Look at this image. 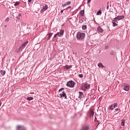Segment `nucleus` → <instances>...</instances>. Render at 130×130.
Wrapping results in <instances>:
<instances>
[{
  "label": "nucleus",
  "instance_id": "864d4df0",
  "mask_svg": "<svg viewBox=\"0 0 130 130\" xmlns=\"http://www.w3.org/2000/svg\"><path fill=\"white\" fill-rule=\"evenodd\" d=\"M105 15H106V13H105Z\"/></svg>",
  "mask_w": 130,
  "mask_h": 130
},
{
  "label": "nucleus",
  "instance_id": "09e8293b",
  "mask_svg": "<svg viewBox=\"0 0 130 130\" xmlns=\"http://www.w3.org/2000/svg\"><path fill=\"white\" fill-rule=\"evenodd\" d=\"M23 3H25V4H26L27 2H26V1H24Z\"/></svg>",
  "mask_w": 130,
  "mask_h": 130
},
{
  "label": "nucleus",
  "instance_id": "a878e982",
  "mask_svg": "<svg viewBox=\"0 0 130 130\" xmlns=\"http://www.w3.org/2000/svg\"><path fill=\"white\" fill-rule=\"evenodd\" d=\"M118 19H117V17H115L114 18L113 20H112V22H116V21H117Z\"/></svg>",
  "mask_w": 130,
  "mask_h": 130
},
{
  "label": "nucleus",
  "instance_id": "9b49d317",
  "mask_svg": "<svg viewBox=\"0 0 130 130\" xmlns=\"http://www.w3.org/2000/svg\"><path fill=\"white\" fill-rule=\"evenodd\" d=\"M79 96L78 98H79L80 99H82V98L84 97V93H83V92L81 91H79Z\"/></svg>",
  "mask_w": 130,
  "mask_h": 130
},
{
  "label": "nucleus",
  "instance_id": "473e14b6",
  "mask_svg": "<svg viewBox=\"0 0 130 130\" xmlns=\"http://www.w3.org/2000/svg\"><path fill=\"white\" fill-rule=\"evenodd\" d=\"M114 107L115 108V107H117V103H114L113 104Z\"/></svg>",
  "mask_w": 130,
  "mask_h": 130
},
{
  "label": "nucleus",
  "instance_id": "49530a36",
  "mask_svg": "<svg viewBox=\"0 0 130 130\" xmlns=\"http://www.w3.org/2000/svg\"><path fill=\"white\" fill-rule=\"evenodd\" d=\"M91 0H88L87 3H90V2H91Z\"/></svg>",
  "mask_w": 130,
  "mask_h": 130
},
{
  "label": "nucleus",
  "instance_id": "6ab92c4d",
  "mask_svg": "<svg viewBox=\"0 0 130 130\" xmlns=\"http://www.w3.org/2000/svg\"><path fill=\"white\" fill-rule=\"evenodd\" d=\"M82 30H86L87 29V25H83L82 26Z\"/></svg>",
  "mask_w": 130,
  "mask_h": 130
},
{
  "label": "nucleus",
  "instance_id": "72a5a7b5",
  "mask_svg": "<svg viewBox=\"0 0 130 130\" xmlns=\"http://www.w3.org/2000/svg\"><path fill=\"white\" fill-rule=\"evenodd\" d=\"M79 77L80 78H83V77H84V76L83 75V74H79Z\"/></svg>",
  "mask_w": 130,
  "mask_h": 130
},
{
  "label": "nucleus",
  "instance_id": "1a4fd4ad",
  "mask_svg": "<svg viewBox=\"0 0 130 130\" xmlns=\"http://www.w3.org/2000/svg\"><path fill=\"white\" fill-rule=\"evenodd\" d=\"M97 30L98 31V33H99V34L103 33V29L102 28V27L101 26L98 27Z\"/></svg>",
  "mask_w": 130,
  "mask_h": 130
},
{
  "label": "nucleus",
  "instance_id": "3c124183",
  "mask_svg": "<svg viewBox=\"0 0 130 130\" xmlns=\"http://www.w3.org/2000/svg\"><path fill=\"white\" fill-rule=\"evenodd\" d=\"M96 118H95V119H94V120H96Z\"/></svg>",
  "mask_w": 130,
  "mask_h": 130
},
{
  "label": "nucleus",
  "instance_id": "ea45409f",
  "mask_svg": "<svg viewBox=\"0 0 130 130\" xmlns=\"http://www.w3.org/2000/svg\"><path fill=\"white\" fill-rule=\"evenodd\" d=\"M66 10H69V8H68V7H67V8L64 9H63V11H66Z\"/></svg>",
  "mask_w": 130,
  "mask_h": 130
},
{
  "label": "nucleus",
  "instance_id": "20e7f679",
  "mask_svg": "<svg viewBox=\"0 0 130 130\" xmlns=\"http://www.w3.org/2000/svg\"><path fill=\"white\" fill-rule=\"evenodd\" d=\"M60 98H64V99H67V94L66 92L62 91V93L59 94Z\"/></svg>",
  "mask_w": 130,
  "mask_h": 130
},
{
  "label": "nucleus",
  "instance_id": "a211bd4d",
  "mask_svg": "<svg viewBox=\"0 0 130 130\" xmlns=\"http://www.w3.org/2000/svg\"><path fill=\"white\" fill-rule=\"evenodd\" d=\"M84 14H85V12L83 10H81L80 11V15H81V17H83Z\"/></svg>",
  "mask_w": 130,
  "mask_h": 130
},
{
  "label": "nucleus",
  "instance_id": "c9c22d12",
  "mask_svg": "<svg viewBox=\"0 0 130 130\" xmlns=\"http://www.w3.org/2000/svg\"><path fill=\"white\" fill-rule=\"evenodd\" d=\"M96 123L97 125H99V124H100V123L98 121H97Z\"/></svg>",
  "mask_w": 130,
  "mask_h": 130
},
{
  "label": "nucleus",
  "instance_id": "a18cd8bd",
  "mask_svg": "<svg viewBox=\"0 0 130 130\" xmlns=\"http://www.w3.org/2000/svg\"><path fill=\"white\" fill-rule=\"evenodd\" d=\"M80 23H83V20L80 21Z\"/></svg>",
  "mask_w": 130,
  "mask_h": 130
},
{
  "label": "nucleus",
  "instance_id": "c03bdc74",
  "mask_svg": "<svg viewBox=\"0 0 130 130\" xmlns=\"http://www.w3.org/2000/svg\"><path fill=\"white\" fill-rule=\"evenodd\" d=\"M2 102L0 101V107H1V106H2Z\"/></svg>",
  "mask_w": 130,
  "mask_h": 130
},
{
  "label": "nucleus",
  "instance_id": "aec40b11",
  "mask_svg": "<svg viewBox=\"0 0 130 130\" xmlns=\"http://www.w3.org/2000/svg\"><path fill=\"white\" fill-rule=\"evenodd\" d=\"M33 98L32 97H31V96H30V97H27V98H26V100H28V101H31V100H33Z\"/></svg>",
  "mask_w": 130,
  "mask_h": 130
},
{
  "label": "nucleus",
  "instance_id": "de8ad7c7",
  "mask_svg": "<svg viewBox=\"0 0 130 130\" xmlns=\"http://www.w3.org/2000/svg\"><path fill=\"white\" fill-rule=\"evenodd\" d=\"M87 100H88V99H86V101H85V103H86V102H87Z\"/></svg>",
  "mask_w": 130,
  "mask_h": 130
},
{
  "label": "nucleus",
  "instance_id": "393cba45",
  "mask_svg": "<svg viewBox=\"0 0 130 130\" xmlns=\"http://www.w3.org/2000/svg\"><path fill=\"white\" fill-rule=\"evenodd\" d=\"M71 4H72V2L71 1H68L66 3V5L67 6H70V5H71Z\"/></svg>",
  "mask_w": 130,
  "mask_h": 130
},
{
  "label": "nucleus",
  "instance_id": "4be33fe9",
  "mask_svg": "<svg viewBox=\"0 0 130 130\" xmlns=\"http://www.w3.org/2000/svg\"><path fill=\"white\" fill-rule=\"evenodd\" d=\"M124 122H125L124 120H122L121 123V126H124Z\"/></svg>",
  "mask_w": 130,
  "mask_h": 130
},
{
  "label": "nucleus",
  "instance_id": "f8f14e48",
  "mask_svg": "<svg viewBox=\"0 0 130 130\" xmlns=\"http://www.w3.org/2000/svg\"><path fill=\"white\" fill-rule=\"evenodd\" d=\"M89 126H83L81 130H89Z\"/></svg>",
  "mask_w": 130,
  "mask_h": 130
},
{
  "label": "nucleus",
  "instance_id": "603ef678",
  "mask_svg": "<svg viewBox=\"0 0 130 130\" xmlns=\"http://www.w3.org/2000/svg\"><path fill=\"white\" fill-rule=\"evenodd\" d=\"M5 27H7V26H6V25H5Z\"/></svg>",
  "mask_w": 130,
  "mask_h": 130
},
{
  "label": "nucleus",
  "instance_id": "4c0bfd02",
  "mask_svg": "<svg viewBox=\"0 0 130 130\" xmlns=\"http://www.w3.org/2000/svg\"><path fill=\"white\" fill-rule=\"evenodd\" d=\"M65 6H67V4H64L62 5V7H64Z\"/></svg>",
  "mask_w": 130,
  "mask_h": 130
},
{
  "label": "nucleus",
  "instance_id": "39448f33",
  "mask_svg": "<svg viewBox=\"0 0 130 130\" xmlns=\"http://www.w3.org/2000/svg\"><path fill=\"white\" fill-rule=\"evenodd\" d=\"M88 115L90 117H92L94 116V110H93V109H90L89 113H88Z\"/></svg>",
  "mask_w": 130,
  "mask_h": 130
},
{
  "label": "nucleus",
  "instance_id": "6e6552de",
  "mask_svg": "<svg viewBox=\"0 0 130 130\" xmlns=\"http://www.w3.org/2000/svg\"><path fill=\"white\" fill-rule=\"evenodd\" d=\"M64 32V31L63 30H61L59 32H57L58 37H62Z\"/></svg>",
  "mask_w": 130,
  "mask_h": 130
},
{
  "label": "nucleus",
  "instance_id": "a19ab883",
  "mask_svg": "<svg viewBox=\"0 0 130 130\" xmlns=\"http://www.w3.org/2000/svg\"><path fill=\"white\" fill-rule=\"evenodd\" d=\"M63 11H64L63 10H61V11H60V13H61V14H62V13H63Z\"/></svg>",
  "mask_w": 130,
  "mask_h": 130
},
{
  "label": "nucleus",
  "instance_id": "c85d7f7f",
  "mask_svg": "<svg viewBox=\"0 0 130 130\" xmlns=\"http://www.w3.org/2000/svg\"><path fill=\"white\" fill-rule=\"evenodd\" d=\"M21 25L23 26V27H25V26H26V23L24 22H22Z\"/></svg>",
  "mask_w": 130,
  "mask_h": 130
},
{
  "label": "nucleus",
  "instance_id": "f704fd0d",
  "mask_svg": "<svg viewBox=\"0 0 130 130\" xmlns=\"http://www.w3.org/2000/svg\"><path fill=\"white\" fill-rule=\"evenodd\" d=\"M58 34H57V33L56 34H55V35H54V38H55V37H56V36H58Z\"/></svg>",
  "mask_w": 130,
  "mask_h": 130
},
{
  "label": "nucleus",
  "instance_id": "f03ea898",
  "mask_svg": "<svg viewBox=\"0 0 130 130\" xmlns=\"http://www.w3.org/2000/svg\"><path fill=\"white\" fill-rule=\"evenodd\" d=\"M75 85H76V82H74V81H69L67 82V86L69 88H74Z\"/></svg>",
  "mask_w": 130,
  "mask_h": 130
},
{
  "label": "nucleus",
  "instance_id": "dca6fc26",
  "mask_svg": "<svg viewBox=\"0 0 130 130\" xmlns=\"http://www.w3.org/2000/svg\"><path fill=\"white\" fill-rule=\"evenodd\" d=\"M98 67H99V68H104V66L103 65V64H102V63H101V62H99V63H98Z\"/></svg>",
  "mask_w": 130,
  "mask_h": 130
},
{
  "label": "nucleus",
  "instance_id": "5701e85b",
  "mask_svg": "<svg viewBox=\"0 0 130 130\" xmlns=\"http://www.w3.org/2000/svg\"><path fill=\"white\" fill-rule=\"evenodd\" d=\"M101 14H102V12H101V10H99V11H98V12L96 13V15L98 16H99V15H101Z\"/></svg>",
  "mask_w": 130,
  "mask_h": 130
},
{
  "label": "nucleus",
  "instance_id": "f3484780",
  "mask_svg": "<svg viewBox=\"0 0 130 130\" xmlns=\"http://www.w3.org/2000/svg\"><path fill=\"white\" fill-rule=\"evenodd\" d=\"M1 73L2 76H4L5 75H6V71L1 70Z\"/></svg>",
  "mask_w": 130,
  "mask_h": 130
},
{
  "label": "nucleus",
  "instance_id": "423d86ee",
  "mask_svg": "<svg viewBox=\"0 0 130 130\" xmlns=\"http://www.w3.org/2000/svg\"><path fill=\"white\" fill-rule=\"evenodd\" d=\"M28 43H29V42L28 41H25L22 45L21 46H20V49H23L25 47H26V46L27 45V44H28Z\"/></svg>",
  "mask_w": 130,
  "mask_h": 130
},
{
  "label": "nucleus",
  "instance_id": "2eb2a0df",
  "mask_svg": "<svg viewBox=\"0 0 130 130\" xmlns=\"http://www.w3.org/2000/svg\"><path fill=\"white\" fill-rule=\"evenodd\" d=\"M22 50H23V49H21V47H20L19 48H17L15 51L17 53H19L20 51Z\"/></svg>",
  "mask_w": 130,
  "mask_h": 130
},
{
  "label": "nucleus",
  "instance_id": "2f4dec72",
  "mask_svg": "<svg viewBox=\"0 0 130 130\" xmlns=\"http://www.w3.org/2000/svg\"><path fill=\"white\" fill-rule=\"evenodd\" d=\"M63 90H64V88H61L60 89H59V92H62Z\"/></svg>",
  "mask_w": 130,
  "mask_h": 130
},
{
  "label": "nucleus",
  "instance_id": "8fccbe9b",
  "mask_svg": "<svg viewBox=\"0 0 130 130\" xmlns=\"http://www.w3.org/2000/svg\"><path fill=\"white\" fill-rule=\"evenodd\" d=\"M105 48H106V49L107 48V46H105Z\"/></svg>",
  "mask_w": 130,
  "mask_h": 130
},
{
  "label": "nucleus",
  "instance_id": "58836bf2",
  "mask_svg": "<svg viewBox=\"0 0 130 130\" xmlns=\"http://www.w3.org/2000/svg\"><path fill=\"white\" fill-rule=\"evenodd\" d=\"M110 54L111 55H113V52H111Z\"/></svg>",
  "mask_w": 130,
  "mask_h": 130
},
{
  "label": "nucleus",
  "instance_id": "37998d69",
  "mask_svg": "<svg viewBox=\"0 0 130 130\" xmlns=\"http://www.w3.org/2000/svg\"><path fill=\"white\" fill-rule=\"evenodd\" d=\"M28 3H31L32 2V0H28Z\"/></svg>",
  "mask_w": 130,
  "mask_h": 130
},
{
  "label": "nucleus",
  "instance_id": "e433bc0d",
  "mask_svg": "<svg viewBox=\"0 0 130 130\" xmlns=\"http://www.w3.org/2000/svg\"><path fill=\"white\" fill-rule=\"evenodd\" d=\"M107 10H109V5H108L107 7Z\"/></svg>",
  "mask_w": 130,
  "mask_h": 130
},
{
  "label": "nucleus",
  "instance_id": "79ce46f5",
  "mask_svg": "<svg viewBox=\"0 0 130 130\" xmlns=\"http://www.w3.org/2000/svg\"><path fill=\"white\" fill-rule=\"evenodd\" d=\"M68 8V9H71V8H72V7L71 6H69L68 7H67Z\"/></svg>",
  "mask_w": 130,
  "mask_h": 130
},
{
  "label": "nucleus",
  "instance_id": "9d476101",
  "mask_svg": "<svg viewBox=\"0 0 130 130\" xmlns=\"http://www.w3.org/2000/svg\"><path fill=\"white\" fill-rule=\"evenodd\" d=\"M47 9H48V6H47V5H45V6H44L43 9L41 10V13H43V12H44L45 11H46V10H47Z\"/></svg>",
  "mask_w": 130,
  "mask_h": 130
},
{
  "label": "nucleus",
  "instance_id": "b1692460",
  "mask_svg": "<svg viewBox=\"0 0 130 130\" xmlns=\"http://www.w3.org/2000/svg\"><path fill=\"white\" fill-rule=\"evenodd\" d=\"M48 35H49V37H48V40H49V39H50V37L52 36V34L49 33L48 34Z\"/></svg>",
  "mask_w": 130,
  "mask_h": 130
},
{
  "label": "nucleus",
  "instance_id": "7c9ffc66",
  "mask_svg": "<svg viewBox=\"0 0 130 130\" xmlns=\"http://www.w3.org/2000/svg\"><path fill=\"white\" fill-rule=\"evenodd\" d=\"M117 111H120V109L118 108L115 109V112H117Z\"/></svg>",
  "mask_w": 130,
  "mask_h": 130
},
{
  "label": "nucleus",
  "instance_id": "412c9836",
  "mask_svg": "<svg viewBox=\"0 0 130 130\" xmlns=\"http://www.w3.org/2000/svg\"><path fill=\"white\" fill-rule=\"evenodd\" d=\"M114 106L113 105H112L111 106L109 107V109L111 110H113L114 109Z\"/></svg>",
  "mask_w": 130,
  "mask_h": 130
},
{
  "label": "nucleus",
  "instance_id": "bb28decb",
  "mask_svg": "<svg viewBox=\"0 0 130 130\" xmlns=\"http://www.w3.org/2000/svg\"><path fill=\"white\" fill-rule=\"evenodd\" d=\"M113 27H116V26H117V25H118L117 22V23L113 22Z\"/></svg>",
  "mask_w": 130,
  "mask_h": 130
},
{
  "label": "nucleus",
  "instance_id": "c756f323",
  "mask_svg": "<svg viewBox=\"0 0 130 130\" xmlns=\"http://www.w3.org/2000/svg\"><path fill=\"white\" fill-rule=\"evenodd\" d=\"M19 5H20V2H16L14 4V6H19Z\"/></svg>",
  "mask_w": 130,
  "mask_h": 130
},
{
  "label": "nucleus",
  "instance_id": "7ed1b4c3",
  "mask_svg": "<svg viewBox=\"0 0 130 130\" xmlns=\"http://www.w3.org/2000/svg\"><path fill=\"white\" fill-rule=\"evenodd\" d=\"M122 87H123V89L125 91H126V92H128V91L129 90V85L126 83L122 84Z\"/></svg>",
  "mask_w": 130,
  "mask_h": 130
},
{
  "label": "nucleus",
  "instance_id": "ddd939ff",
  "mask_svg": "<svg viewBox=\"0 0 130 130\" xmlns=\"http://www.w3.org/2000/svg\"><path fill=\"white\" fill-rule=\"evenodd\" d=\"M124 16L123 15H119L117 16V19H118V20L119 21V20H122V19H124Z\"/></svg>",
  "mask_w": 130,
  "mask_h": 130
},
{
  "label": "nucleus",
  "instance_id": "f257e3e1",
  "mask_svg": "<svg viewBox=\"0 0 130 130\" xmlns=\"http://www.w3.org/2000/svg\"><path fill=\"white\" fill-rule=\"evenodd\" d=\"M85 33L84 32H78L76 36V37L78 40H83L84 38H85Z\"/></svg>",
  "mask_w": 130,
  "mask_h": 130
},
{
  "label": "nucleus",
  "instance_id": "0eeeda50",
  "mask_svg": "<svg viewBox=\"0 0 130 130\" xmlns=\"http://www.w3.org/2000/svg\"><path fill=\"white\" fill-rule=\"evenodd\" d=\"M16 130H27L23 126L18 125L17 127Z\"/></svg>",
  "mask_w": 130,
  "mask_h": 130
},
{
  "label": "nucleus",
  "instance_id": "cd10ccee",
  "mask_svg": "<svg viewBox=\"0 0 130 130\" xmlns=\"http://www.w3.org/2000/svg\"><path fill=\"white\" fill-rule=\"evenodd\" d=\"M71 68H72V67L69 66H66V69L67 70H70V69H71Z\"/></svg>",
  "mask_w": 130,
  "mask_h": 130
},
{
  "label": "nucleus",
  "instance_id": "4468645a",
  "mask_svg": "<svg viewBox=\"0 0 130 130\" xmlns=\"http://www.w3.org/2000/svg\"><path fill=\"white\" fill-rule=\"evenodd\" d=\"M84 87H85V89H89L90 88V84H89L87 83H85L84 84Z\"/></svg>",
  "mask_w": 130,
  "mask_h": 130
}]
</instances>
